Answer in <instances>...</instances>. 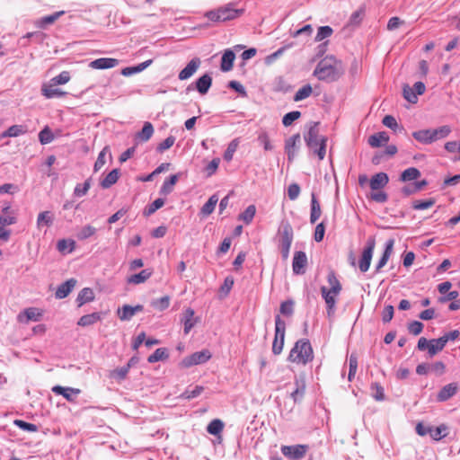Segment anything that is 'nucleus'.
I'll use <instances>...</instances> for the list:
<instances>
[{"mask_svg":"<svg viewBox=\"0 0 460 460\" xmlns=\"http://www.w3.org/2000/svg\"><path fill=\"white\" fill-rule=\"evenodd\" d=\"M344 73L341 61L332 56L323 58L314 69V75L321 81L333 82Z\"/></svg>","mask_w":460,"mask_h":460,"instance_id":"obj_1","label":"nucleus"},{"mask_svg":"<svg viewBox=\"0 0 460 460\" xmlns=\"http://www.w3.org/2000/svg\"><path fill=\"white\" fill-rule=\"evenodd\" d=\"M327 281L330 287L323 286L321 294L327 306V315L331 318L335 314L337 297L342 289V286L333 270L328 272Z\"/></svg>","mask_w":460,"mask_h":460,"instance_id":"obj_2","label":"nucleus"},{"mask_svg":"<svg viewBox=\"0 0 460 460\" xmlns=\"http://www.w3.org/2000/svg\"><path fill=\"white\" fill-rule=\"evenodd\" d=\"M314 358L313 347L307 339L298 340L291 349L288 360L291 363L305 366Z\"/></svg>","mask_w":460,"mask_h":460,"instance_id":"obj_3","label":"nucleus"},{"mask_svg":"<svg viewBox=\"0 0 460 460\" xmlns=\"http://www.w3.org/2000/svg\"><path fill=\"white\" fill-rule=\"evenodd\" d=\"M242 9H234L229 5L208 12L207 17L212 22H226L239 17L243 13Z\"/></svg>","mask_w":460,"mask_h":460,"instance_id":"obj_4","label":"nucleus"},{"mask_svg":"<svg viewBox=\"0 0 460 460\" xmlns=\"http://www.w3.org/2000/svg\"><path fill=\"white\" fill-rule=\"evenodd\" d=\"M285 330V322L281 320L279 315H277L275 319V338L272 344V352L275 355H279L283 350Z\"/></svg>","mask_w":460,"mask_h":460,"instance_id":"obj_5","label":"nucleus"},{"mask_svg":"<svg viewBox=\"0 0 460 460\" xmlns=\"http://www.w3.org/2000/svg\"><path fill=\"white\" fill-rule=\"evenodd\" d=\"M447 427L441 424L438 427L425 426L422 423H418L416 426V432L420 436L429 435L434 440L438 441L447 436Z\"/></svg>","mask_w":460,"mask_h":460,"instance_id":"obj_6","label":"nucleus"},{"mask_svg":"<svg viewBox=\"0 0 460 460\" xmlns=\"http://www.w3.org/2000/svg\"><path fill=\"white\" fill-rule=\"evenodd\" d=\"M212 355L208 349L197 351L185 357L179 364L181 368H189L192 366L203 364L211 358Z\"/></svg>","mask_w":460,"mask_h":460,"instance_id":"obj_7","label":"nucleus"},{"mask_svg":"<svg viewBox=\"0 0 460 460\" xmlns=\"http://www.w3.org/2000/svg\"><path fill=\"white\" fill-rule=\"evenodd\" d=\"M375 247V238L371 237L367 240V245L364 248L361 258L359 260L358 267L362 272H367L368 270Z\"/></svg>","mask_w":460,"mask_h":460,"instance_id":"obj_8","label":"nucleus"},{"mask_svg":"<svg viewBox=\"0 0 460 460\" xmlns=\"http://www.w3.org/2000/svg\"><path fill=\"white\" fill-rule=\"evenodd\" d=\"M308 451L307 445L282 446L281 453L290 460L302 459Z\"/></svg>","mask_w":460,"mask_h":460,"instance_id":"obj_9","label":"nucleus"},{"mask_svg":"<svg viewBox=\"0 0 460 460\" xmlns=\"http://www.w3.org/2000/svg\"><path fill=\"white\" fill-rule=\"evenodd\" d=\"M307 266V257L305 252L299 251L294 253L292 268L295 274H304Z\"/></svg>","mask_w":460,"mask_h":460,"instance_id":"obj_10","label":"nucleus"},{"mask_svg":"<svg viewBox=\"0 0 460 460\" xmlns=\"http://www.w3.org/2000/svg\"><path fill=\"white\" fill-rule=\"evenodd\" d=\"M119 60L117 58H100L90 62L89 67H91L92 69L102 70L116 67L117 66H119Z\"/></svg>","mask_w":460,"mask_h":460,"instance_id":"obj_11","label":"nucleus"},{"mask_svg":"<svg viewBox=\"0 0 460 460\" xmlns=\"http://www.w3.org/2000/svg\"><path fill=\"white\" fill-rule=\"evenodd\" d=\"M143 310H144V306L142 305H137L136 306L124 305L122 307H119L117 310V315L120 321H128L137 313L142 312Z\"/></svg>","mask_w":460,"mask_h":460,"instance_id":"obj_12","label":"nucleus"},{"mask_svg":"<svg viewBox=\"0 0 460 460\" xmlns=\"http://www.w3.org/2000/svg\"><path fill=\"white\" fill-rule=\"evenodd\" d=\"M300 141L301 137L299 134L293 135L286 140L285 150L288 160H292L296 156Z\"/></svg>","mask_w":460,"mask_h":460,"instance_id":"obj_13","label":"nucleus"},{"mask_svg":"<svg viewBox=\"0 0 460 460\" xmlns=\"http://www.w3.org/2000/svg\"><path fill=\"white\" fill-rule=\"evenodd\" d=\"M200 66V59L196 58L191 59L188 65L179 73L180 80H187L191 77Z\"/></svg>","mask_w":460,"mask_h":460,"instance_id":"obj_14","label":"nucleus"},{"mask_svg":"<svg viewBox=\"0 0 460 460\" xmlns=\"http://www.w3.org/2000/svg\"><path fill=\"white\" fill-rule=\"evenodd\" d=\"M458 391V385L456 383H450L443 386L437 395L438 402H446L453 397Z\"/></svg>","mask_w":460,"mask_h":460,"instance_id":"obj_15","label":"nucleus"},{"mask_svg":"<svg viewBox=\"0 0 460 460\" xmlns=\"http://www.w3.org/2000/svg\"><path fill=\"white\" fill-rule=\"evenodd\" d=\"M280 233V245L291 246L293 241V228L291 225L288 222L282 224L281 228L279 230Z\"/></svg>","mask_w":460,"mask_h":460,"instance_id":"obj_16","label":"nucleus"},{"mask_svg":"<svg viewBox=\"0 0 460 460\" xmlns=\"http://www.w3.org/2000/svg\"><path fill=\"white\" fill-rule=\"evenodd\" d=\"M323 137H319V130L317 125H314L310 128L306 136H305V140L309 148H316L321 142Z\"/></svg>","mask_w":460,"mask_h":460,"instance_id":"obj_17","label":"nucleus"},{"mask_svg":"<svg viewBox=\"0 0 460 460\" xmlns=\"http://www.w3.org/2000/svg\"><path fill=\"white\" fill-rule=\"evenodd\" d=\"M389 181V178L385 172H378L372 176L369 185L372 190H378L385 187Z\"/></svg>","mask_w":460,"mask_h":460,"instance_id":"obj_18","label":"nucleus"},{"mask_svg":"<svg viewBox=\"0 0 460 460\" xmlns=\"http://www.w3.org/2000/svg\"><path fill=\"white\" fill-rule=\"evenodd\" d=\"M76 282H77L76 279H70L66 280V282L62 283L57 288V291L55 294L56 297L58 299L66 297L71 293V291L74 289V288L75 287Z\"/></svg>","mask_w":460,"mask_h":460,"instance_id":"obj_19","label":"nucleus"},{"mask_svg":"<svg viewBox=\"0 0 460 460\" xmlns=\"http://www.w3.org/2000/svg\"><path fill=\"white\" fill-rule=\"evenodd\" d=\"M394 240L390 239L386 242L385 252L376 266V271L379 272L383 267L387 263L394 249Z\"/></svg>","mask_w":460,"mask_h":460,"instance_id":"obj_20","label":"nucleus"},{"mask_svg":"<svg viewBox=\"0 0 460 460\" xmlns=\"http://www.w3.org/2000/svg\"><path fill=\"white\" fill-rule=\"evenodd\" d=\"M154 134V127L150 122H145L143 128L141 131L137 132L135 135V141L137 142H146L148 141Z\"/></svg>","mask_w":460,"mask_h":460,"instance_id":"obj_21","label":"nucleus"},{"mask_svg":"<svg viewBox=\"0 0 460 460\" xmlns=\"http://www.w3.org/2000/svg\"><path fill=\"white\" fill-rule=\"evenodd\" d=\"M235 59V55L231 49H226L222 56L220 68L224 72H228L232 70L234 66V62Z\"/></svg>","mask_w":460,"mask_h":460,"instance_id":"obj_22","label":"nucleus"},{"mask_svg":"<svg viewBox=\"0 0 460 460\" xmlns=\"http://www.w3.org/2000/svg\"><path fill=\"white\" fill-rule=\"evenodd\" d=\"M65 13L64 11L56 12L50 15L44 16L35 21V25L40 29H45L47 26L54 23L60 16Z\"/></svg>","mask_w":460,"mask_h":460,"instance_id":"obj_23","label":"nucleus"},{"mask_svg":"<svg viewBox=\"0 0 460 460\" xmlns=\"http://www.w3.org/2000/svg\"><path fill=\"white\" fill-rule=\"evenodd\" d=\"M194 310L191 308H187L183 314V323H184V333L188 334L190 330L197 323V320L194 319Z\"/></svg>","mask_w":460,"mask_h":460,"instance_id":"obj_24","label":"nucleus"},{"mask_svg":"<svg viewBox=\"0 0 460 460\" xmlns=\"http://www.w3.org/2000/svg\"><path fill=\"white\" fill-rule=\"evenodd\" d=\"M152 276V270L146 269L137 274L131 275L128 278V284L138 285L146 282Z\"/></svg>","mask_w":460,"mask_h":460,"instance_id":"obj_25","label":"nucleus"},{"mask_svg":"<svg viewBox=\"0 0 460 460\" xmlns=\"http://www.w3.org/2000/svg\"><path fill=\"white\" fill-rule=\"evenodd\" d=\"M119 178V170L113 169L101 181L100 185L102 189H109L118 181Z\"/></svg>","mask_w":460,"mask_h":460,"instance_id":"obj_26","label":"nucleus"},{"mask_svg":"<svg viewBox=\"0 0 460 460\" xmlns=\"http://www.w3.org/2000/svg\"><path fill=\"white\" fill-rule=\"evenodd\" d=\"M42 92L47 98H60L66 94L64 91H61L56 85L50 83L43 85Z\"/></svg>","mask_w":460,"mask_h":460,"instance_id":"obj_27","label":"nucleus"},{"mask_svg":"<svg viewBox=\"0 0 460 460\" xmlns=\"http://www.w3.org/2000/svg\"><path fill=\"white\" fill-rule=\"evenodd\" d=\"M52 391L56 394L63 395L68 401H73L74 400L73 396L77 395L80 393L79 389H74V388H70V387H63L60 385L54 386L52 388Z\"/></svg>","mask_w":460,"mask_h":460,"instance_id":"obj_28","label":"nucleus"},{"mask_svg":"<svg viewBox=\"0 0 460 460\" xmlns=\"http://www.w3.org/2000/svg\"><path fill=\"white\" fill-rule=\"evenodd\" d=\"M94 292L90 288H83L76 298V301L78 303V306H82L85 303H89L94 300Z\"/></svg>","mask_w":460,"mask_h":460,"instance_id":"obj_29","label":"nucleus"},{"mask_svg":"<svg viewBox=\"0 0 460 460\" xmlns=\"http://www.w3.org/2000/svg\"><path fill=\"white\" fill-rule=\"evenodd\" d=\"M102 320L100 313H93L90 314L83 315L77 322V324L82 327H87L96 323Z\"/></svg>","mask_w":460,"mask_h":460,"instance_id":"obj_30","label":"nucleus"},{"mask_svg":"<svg viewBox=\"0 0 460 460\" xmlns=\"http://www.w3.org/2000/svg\"><path fill=\"white\" fill-rule=\"evenodd\" d=\"M321 215H322V209H321L320 203L318 202L315 195L313 193L312 199H311V214H310L311 224H314L319 219Z\"/></svg>","mask_w":460,"mask_h":460,"instance_id":"obj_31","label":"nucleus"},{"mask_svg":"<svg viewBox=\"0 0 460 460\" xmlns=\"http://www.w3.org/2000/svg\"><path fill=\"white\" fill-rule=\"evenodd\" d=\"M212 84V78L209 75L206 74L199 77L196 82V87L199 93L205 94L208 93Z\"/></svg>","mask_w":460,"mask_h":460,"instance_id":"obj_32","label":"nucleus"},{"mask_svg":"<svg viewBox=\"0 0 460 460\" xmlns=\"http://www.w3.org/2000/svg\"><path fill=\"white\" fill-rule=\"evenodd\" d=\"M389 137L385 132H378L368 137V144L372 147H379L381 145L387 143Z\"/></svg>","mask_w":460,"mask_h":460,"instance_id":"obj_33","label":"nucleus"},{"mask_svg":"<svg viewBox=\"0 0 460 460\" xmlns=\"http://www.w3.org/2000/svg\"><path fill=\"white\" fill-rule=\"evenodd\" d=\"M366 9L364 6H360L358 10L353 12L349 16L348 26L355 27L358 26L365 17Z\"/></svg>","mask_w":460,"mask_h":460,"instance_id":"obj_34","label":"nucleus"},{"mask_svg":"<svg viewBox=\"0 0 460 460\" xmlns=\"http://www.w3.org/2000/svg\"><path fill=\"white\" fill-rule=\"evenodd\" d=\"M27 132L26 126L13 125L2 133V137H15Z\"/></svg>","mask_w":460,"mask_h":460,"instance_id":"obj_35","label":"nucleus"},{"mask_svg":"<svg viewBox=\"0 0 460 460\" xmlns=\"http://www.w3.org/2000/svg\"><path fill=\"white\" fill-rule=\"evenodd\" d=\"M420 176V172L415 167H410L404 170L400 176V181L406 182L417 180Z\"/></svg>","mask_w":460,"mask_h":460,"instance_id":"obj_36","label":"nucleus"},{"mask_svg":"<svg viewBox=\"0 0 460 460\" xmlns=\"http://www.w3.org/2000/svg\"><path fill=\"white\" fill-rule=\"evenodd\" d=\"M75 242L74 240L61 239L57 243V249L61 253H70L75 250Z\"/></svg>","mask_w":460,"mask_h":460,"instance_id":"obj_37","label":"nucleus"},{"mask_svg":"<svg viewBox=\"0 0 460 460\" xmlns=\"http://www.w3.org/2000/svg\"><path fill=\"white\" fill-rule=\"evenodd\" d=\"M412 137L416 140H418L423 144H430L433 142L431 129H423V130L415 131L412 133Z\"/></svg>","mask_w":460,"mask_h":460,"instance_id":"obj_38","label":"nucleus"},{"mask_svg":"<svg viewBox=\"0 0 460 460\" xmlns=\"http://www.w3.org/2000/svg\"><path fill=\"white\" fill-rule=\"evenodd\" d=\"M224 423L219 419H215L209 422L207 427V431L214 436L220 435L224 429Z\"/></svg>","mask_w":460,"mask_h":460,"instance_id":"obj_39","label":"nucleus"},{"mask_svg":"<svg viewBox=\"0 0 460 460\" xmlns=\"http://www.w3.org/2000/svg\"><path fill=\"white\" fill-rule=\"evenodd\" d=\"M129 369H130V363H128L126 366H124L122 367L116 368V369L112 370L110 374V376L111 378L120 382L127 377Z\"/></svg>","mask_w":460,"mask_h":460,"instance_id":"obj_40","label":"nucleus"},{"mask_svg":"<svg viewBox=\"0 0 460 460\" xmlns=\"http://www.w3.org/2000/svg\"><path fill=\"white\" fill-rule=\"evenodd\" d=\"M445 346V340H442L441 338L430 340L429 346V354L430 356H434L439 351H441Z\"/></svg>","mask_w":460,"mask_h":460,"instance_id":"obj_41","label":"nucleus"},{"mask_svg":"<svg viewBox=\"0 0 460 460\" xmlns=\"http://www.w3.org/2000/svg\"><path fill=\"white\" fill-rule=\"evenodd\" d=\"M169 358V354L165 348H159L155 350V352L150 355L147 358L149 363H155L160 360H165Z\"/></svg>","mask_w":460,"mask_h":460,"instance_id":"obj_42","label":"nucleus"},{"mask_svg":"<svg viewBox=\"0 0 460 460\" xmlns=\"http://www.w3.org/2000/svg\"><path fill=\"white\" fill-rule=\"evenodd\" d=\"M256 213V208L254 205H250L246 208V209L239 215V220H242L246 225L250 224Z\"/></svg>","mask_w":460,"mask_h":460,"instance_id":"obj_43","label":"nucleus"},{"mask_svg":"<svg viewBox=\"0 0 460 460\" xmlns=\"http://www.w3.org/2000/svg\"><path fill=\"white\" fill-rule=\"evenodd\" d=\"M178 181V175L173 174L171 175L170 178L166 181H164L162 188H161V193L164 195H167L171 193Z\"/></svg>","mask_w":460,"mask_h":460,"instance_id":"obj_44","label":"nucleus"},{"mask_svg":"<svg viewBox=\"0 0 460 460\" xmlns=\"http://www.w3.org/2000/svg\"><path fill=\"white\" fill-rule=\"evenodd\" d=\"M451 132L449 126H442L436 129H431L433 142L447 137Z\"/></svg>","mask_w":460,"mask_h":460,"instance_id":"obj_45","label":"nucleus"},{"mask_svg":"<svg viewBox=\"0 0 460 460\" xmlns=\"http://www.w3.org/2000/svg\"><path fill=\"white\" fill-rule=\"evenodd\" d=\"M313 93V88L310 84H305L301 87L294 95L295 102H300L308 98Z\"/></svg>","mask_w":460,"mask_h":460,"instance_id":"obj_46","label":"nucleus"},{"mask_svg":"<svg viewBox=\"0 0 460 460\" xmlns=\"http://www.w3.org/2000/svg\"><path fill=\"white\" fill-rule=\"evenodd\" d=\"M217 201H218V199L216 195L211 196L208 199V200L201 208V213L204 216L210 215L214 211Z\"/></svg>","mask_w":460,"mask_h":460,"instance_id":"obj_47","label":"nucleus"},{"mask_svg":"<svg viewBox=\"0 0 460 460\" xmlns=\"http://www.w3.org/2000/svg\"><path fill=\"white\" fill-rule=\"evenodd\" d=\"M371 394L373 398L376 401H384L385 400V390L384 387L378 383H373L370 386Z\"/></svg>","mask_w":460,"mask_h":460,"instance_id":"obj_48","label":"nucleus"},{"mask_svg":"<svg viewBox=\"0 0 460 460\" xmlns=\"http://www.w3.org/2000/svg\"><path fill=\"white\" fill-rule=\"evenodd\" d=\"M436 200L433 198L425 200H414L412 202V208L415 210H424L431 208Z\"/></svg>","mask_w":460,"mask_h":460,"instance_id":"obj_49","label":"nucleus"},{"mask_svg":"<svg viewBox=\"0 0 460 460\" xmlns=\"http://www.w3.org/2000/svg\"><path fill=\"white\" fill-rule=\"evenodd\" d=\"M239 146V140L237 138L232 140L224 154V159L227 162H230L233 159L234 154L237 150Z\"/></svg>","mask_w":460,"mask_h":460,"instance_id":"obj_50","label":"nucleus"},{"mask_svg":"<svg viewBox=\"0 0 460 460\" xmlns=\"http://www.w3.org/2000/svg\"><path fill=\"white\" fill-rule=\"evenodd\" d=\"M71 79L70 73L68 71H62L58 75L50 79L49 83L58 86V84H65Z\"/></svg>","mask_w":460,"mask_h":460,"instance_id":"obj_51","label":"nucleus"},{"mask_svg":"<svg viewBox=\"0 0 460 460\" xmlns=\"http://www.w3.org/2000/svg\"><path fill=\"white\" fill-rule=\"evenodd\" d=\"M52 220H53V217L51 215L50 212L49 211H44L42 213H40L38 217V226L39 227H43V226H49L52 223Z\"/></svg>","mask_w":460,"mask_h":460,"instance_id":"obj_52","label":"nucleus"},{"mask_svg":"<svg viewBox=\"0 0 460 460\" xmlns=\"http://www.w3.org/2000/svg\"><path fill=\"white\" fill-rule=\"evenodd\" d=\"M91 188V179H87L83 184H77L74 190V195L76 197L84 196Z\"/></svg>","mask_w":460,"mask_h":460,"instance_id":"obj_53","label":"nucleus"},{"mask_svg":"<svg viewBox=\"0 0 460 460\" xmlns=\"http://www.w3.org/2000/svg\"><path fill=\"white\" fill-rule=\"evenodd\" d=\"M40 142L42 145L50 143L54 139V135L49 127H45L39 134Z\"/></svg>","mask_w":460,"mask_h":460,"instance_id":"obj_54","label":"nucleus"},{"mask_svg":"<svg viewBox=\"0 0 460 460\" xmlns=\"http://www.w3.org/2000/svg\"><path fill=\"white\" fill-rule=\"evenodd\" d=\"M349 375H348V379H349V381H352V379L354 378V376L357 373V369H358V357L356 354H351L349 356Z\"/></svg>","mask_w":460,"mask_h":460,"instance_id":"obj_55","label":"nucleus"},{"mask_svg":"<svg viewBox=\"0 0 460 460\" xmlns=\"http://www.w3.org/2000/svg\"><path fill=\"white\" fill-rule=\"evenodd\" d=\"M170 305V297L168 296H164L159 299H156L152 302V306L158 309L159 311H164L168 308Z\"/></svg>","mask_w":460,"mask_h":460,"instance_id":"obj_56","label":"nucleus"},{"mask_svg":"<svg viewBox=\"0 0 460 460\" xmlns=\"http://www.w3.org/2000/svg\"><path fill=\"white\" fill-rule=\"evenodd\" d=\"M300 117L301 112L298 111L288 112L283 117L282 123L285 127H288Z\"/></svg>","mask_w":460,"mask_h":460,"instance_id":"obj_57","label":"nucleus"},{"mask_svg":"<svg viewBox=\"0 0 460 460\" xmlns=\"http://www.w3.org/2000/svg\"><path fill=\"white\" fill-rule=\"evenodd\" d=\"M96 233L95 227L92 226H84L80 232L77 234V238L80 240L87 239L93 236Z\"/></svg>","mask_w":460,"mask_h":460,"instance_id":"obj_58","label":"nucleus"},{"mask_svg":"<svg viewBox=\"0 0 460 460\" xmlns=\"http://www.w3.org/2000/svg\"><path fill=\"white\" fill-rule=\"evenodd\" d=\"M333 31L330 26H322L318 29L315 41H321L332 34Z\"/></svg>","mask_w":460,"mask_h":460,"instance_id":"obj_59","label":"nucleus"},{"mask_svg":"<svg viewBox=\"0 0 460 460\" xmlns=\"http://www.w3.org/2000/svg\"><path fill=\"white\" fill-rule=\"evenodd\" d=\"M258 142L261 146H263V147L266 151L272 150V148H273L272 145L270 144V137H269L268 133H266V132H261L259 134Z\"/></svg>","mask_w":460,"mask_h":460,"instance_id":"obj_60","label":"nucleus"},{"mask_svg":"<svg viewBox=\"0 0 460 460\" xmlns=\"http://www.w3.org/2000/svg\"><path fill=\"white\" fill-rule=\"evenodd\" d=\"M108 146H105L99 154L98 157H97V160L94 164V171L95 172H98L100 171L103 165L105 164L106 163V160H105V155H106V152L108 151Z\"/></svg>","mask_w":460,"mask_h":460,"instance_id":"obj_61","label":"nucleus"},{"mask_svg":"<svg viewBox=\"0 0 460 460\" xmlns=\"http://www.w3.org/2000/svg\"><path fill=\"white\" fill-rule=\"evenodd\" d=\"M403 97L411 103H416L418 101L416 93L409 85L403 87Z\"/></svg>","mask_w":460,"mask_h":460,"instance_id":"obj_62","label":"nucleus"},{"mask_svg":"<svg viewBox=\"0 0 460 460\" xmlns=\"http://www.w3.org/2000/svg\"><path fill=\"white\" fill-rule=\"evenodd\" d=\"M17 222L16 213L12 212L11 215H3L0 216V225L1 226H10L13 225Z\"/></svg>","mask_w":460,"mask_h":460,"instance_id":"obj_63","label":"nucleus"},{"mask_svg":"<svg viewBox=\"0 0 460 460\" xmlns=\"http://www.w3.org/2000/svg\"><path fill=\"white\" fill-rule=\"evenodd\" d=\"M422 330L423 324L419 321H413L408 324V331L413 335H419Z\"/></svg>","mask_w":460,"mask_h":460,"instance_id":"obj_64","label":"nucleus"}]
</instances>
